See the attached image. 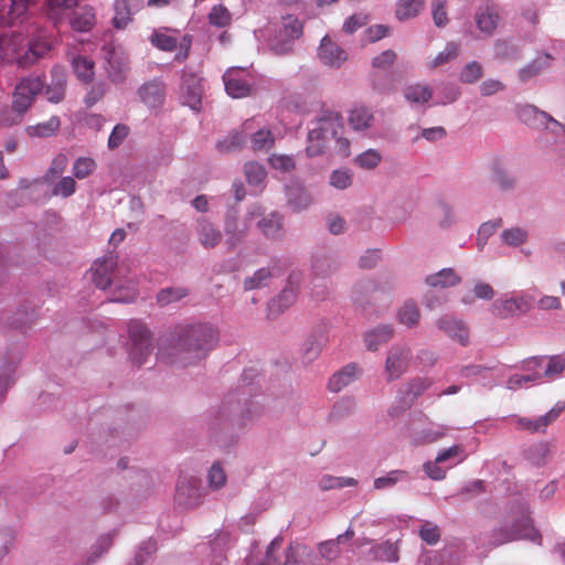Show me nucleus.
Segmentation results:
<instances>
[{"label":"nucleus","instance_id":"nucleus-1","mask_svg":"<svg viewBox=\"0 0 565 565\" xmlns=\"http://www.w3.org/2000/svg\"><path fill=\"white\" fill-rule=\"evenodd\" d=\"M218 341L217 330L210 323H194L181 329L173 345L160 349L158 358L178 367H186L205 359Z\"/></svg>","mask_w":565,"mask_h":565},{"label":"nucleus","instance_id":"nucleus-2","mask_svg":"<svg viewBox=\"0 0 565 565\" xmlns=\"http://www.w3.org/2000/svg\"><path fill=\"white\" fill-rule=\"evenodd\" d=\"M90 271L97 288L103 290L111 288L110 301L128 303L137 298L136 281L128 277V266L119 265L115 255L97 259Z\"/></svg>","mask_w":565,"mask_h":565},{"label":"nucleus","instance_id":"nucleus-3","mask_svg":"<svg viewBox=\"0 0 565 565\" xmlns=\"http://www.w3.org/2000/svg\"><path fill=\"white\" fill-rule=\"evenodd\" d=\"M343 130L342 117L334 111H324L309 129L306 148L308 156L315 157L330 150L341 157H348L350 142L342 136Z\"/></svg>","mask_w":565,"mask_h":565},{"label":"nucleus","instance_id":"nucleus-4","mask_svg":"<svg viewBox=\"0 0 565 565\" xmlns=\"http://www.w3.org/2000/svg\"><path fill=\"white\" fill-rule=\"evenodd\" d=\"M259 565H318V556L301 543H290L282 547V539H274L266 551V557Z\"/></svg>","mask_w":565,"mask_h":565},{"label":"nucleus","instance_id":"nucleus-5","mask_svg":"<svg viewBox=\"0 0 565 565\" xmlns=\"http://www.w3.org/2000/svg\"><path fill=\"white\" fill-rule=\"evenodd\" d=\"M128 353L132 364L141 366L152 354V339L148 327L139 320L128 322Z\"/></svg>","mask_w":565,"mask_h":565},{"label":"nucleus","instance_id":"nucleus-6","mask_svg":"<svg viewBox=\"0 0 565 565\" xmlns=\"http://www.w3.org/2000/svg\"><path fill=\"white\" fill-rule=\"evenodd\" d=\"M514 540H529L539 544L541 543V534L534 529L526 505L521 507L520 518L513 521L511 527L497 530L492 535V542L495 545Z\"/></svg>","mask_w":565,"mask_h":565},{"label":"nucleus","instance_id":"nucleus-7","mask_svg":"<svg viewBox=\"0 0 565 565\" xmlns=\"http://www.w3.org/2000/svg\"><path fill=\"white\" fill-rule=\"evenodd\" d=\"M206 497V489L199 477L181 473L178 478L174 503L182 510H193L200 507Z\"/></svg>","mask_w":565,"mask_h":565},{"label":"nucleus","instance_id":"nucleus-8","mask_svg":"<svg viewBox=\"0 0 565 565\" xmlns=\"http://www.w3.org/2000/svg\"><path fill=\"white\" fill-rule=\"evenodd\" d=\"M303 33L302 23L294 14L281 18V29L269 42V49L275 55L285 56L294 52V44Z\"/></svg>","mask_w":565,"mask_h":565},{"label":"nucleus","instance_id":"nucleus-9","mask_svg":"<svg viewBox=\"0 0 565 565\" xmlns=\"http://www.w3.org/2000/svg\"><path fill=\"white\" fill-rule=\"evenodd\" d=\"M262 214L263 211L259 205L252 206L243 222H239L236 211L232 210L226 213L223 230L226 236L225 244L230 250L235 249L244 242L248 232L247 222L260 216Z\"/></svg>","mask_w":565,"mask_h":565},{"label":"nucleus","instance_id":"nucleus-10","mask_svg":"<svg viewBox=\"0 0 565 565\" xmlns=\"http://www.w3.org/2000/svg\"><path fill=\"white\" fill-rule=\"evenodd\" d=\"M413 359L412 348L407 343H395L386 352L384 373L387 382L401 379L408 370Z\"/></svg>","mask_w":565,"mask_h":565},{"label":"nucleus","instance_id":"nucleus-11","mask_svg":"<svg viewBox=\"0 0 565 565\" xmlns=\"http://www.w3.org/2000/svg\"><path fill=\"white\" fill-rule=\"evenodd\" d=\"M532 297L524 292H511L498 298L491 305V313L500 319H509L526 313L532 306Z\"/></svg>","mask_w":565,"mask_h":565},{"label":"nucleus","instance_id":"nucleus-12","mask_svg":"<svg viewBox=\"0 0 565 565\" xmlns=\"http://www.w3.org/2000/svg\"><path fill=\"white\" fill-rule=\"evenodd\" d=\"M24 86H15L12 93L11 108L0 110V127H12L23 121L24 115L32 106L31 99L24 95Z\"/></svg>","mask_w":565,"mask_h":565},{"label":"nucleus","instance_id":"nucleus-13","mask_svg":"<svg viewBox=\"0 0 565 565\" xmlns=\"http://www.w3.org/2000/svg\"><path fill=\"white\" fill-rule=\"evenodd\" d=\"M396 61V53L393 50H386L372 58V67L375 70L371 75L373 89L385 93L391 89L392 77L387 72Z\"/></svg>","mask_w":565,"mask_h":565},{"label":"nucleus","instance_id":"nucleus-14","mask_svg":"<svg viewBox=\"0 0 565 565\" xmlns=\"http://www.w3.org/2000/svg\"><path fill=\"white\" fill-rule=\"evenodd\" d=\"M302 282V274L300 271H292L287 280V286L281 292L268 303V316L275 317L281 313L285 309L289 308L298 296Z\"/></svg>","mask_w":565,"mask_h":565},{"label":"nucleus","instance_id":"nucleus-15","mask_svg":"<svg viewBox=\"0 0 565 565\" xmlns=\"http://www.w3.org/2000/svg\"><path fill=\"white\" fill-rule=\"evenodd\" d=\"M227 95L233 98H243L252 92V77L248 72L239 67H231L223 75Z\"/></svg>","mask_w":565,"mask_h":565},{"label":"nucleus","instance_id":"nucleus-16","mask_svg":"<svg viewBox=\"0 0 565 565\" xmlns=\"http://www.w3.org/2000/svg\"><path fill=\"white\" fill-rule=\"evenodd\" d=\"M433 383L430 377L419 376L404 383L399 390L401 409L396 412L395 407H392L390 414L396 416L399 412L409 408L420 395L431 387Z\"/></svg>","mask_w":565,"mask_h":565},{"label":"nucleus","instance_id":"nucleus-17","mask_svg":"<svg viewBox=\"0 0 565 565\" xmlns=\"http://www.w3.org/2000/svg\"><path fill=\"white\" fill-rule=\"evenodd\" d=\"M518 117L524 124L535 128H546L553 134H558V128H562V124L555 120L545 111L539 110L532 105H523L518 107Z\"/></svg>","mask_w":565,"mask_h":565},{"label":"nucleus","instance_id":"nucleus-18","mask_svg":"<svg viewBox=\"0 0 565 565\" xmlns=\"http://www.w3.org/2000/svg\"><path fill=\"white\" fill-rule=\"evenodd\" d=\"M317 56L323 65L331 68H340L348 60L347 52L328 34L321 39Z\"/></svg>","mask_w":565,"mask_h":565},{"label":"nucleus","instance_id":"nucleus-19","mask_svg":"<svg viewBox=\"0 0 565 565\" xmlns=\"http://www.w3.org/2000/svg\"><path fill=\"white\" fill-rule=\"evenodd\" d=\"M24 47V38L21 33L3 32L0 34V60L15 62L19 65V58L22 57Z\"/></svg>","mask_w":565,"mask_h":565},{"label":"nucleus","instance_id":"nucleus-20","mask_svg":"<svg viewBox=\"0 0 565 565\" xmlns=\"http://www.w3.org/2000/svg\"><path fill=\"white\" fill-rule=\"evenodd\" d=\"M475 22L483 38L492 36L500 22L498 8L493 4L480 7L475 13Z\"/></svg>","mask_w":565,"mask_h":565},{"label":"nucleus","instance_id":"nucleus-21","mask_svg":"<svg viewBox=\"0 0 565 565\" xmlns=\"http://www.w3.org/2000/svg\"><path fill=\"white\" fill-rule=\"evenodd\" d=\"M564 408L565 405L557 404L550 412L534 419L520 416H514L513 418L522 430L530 433L545 431L546 427L557 419Z\"/></svg>","mask_w":565,"mask_h":565},{"label":"nucleus","instance_id":"nucleus-22","mask_svg":"<svg viewBox=\"0 0 565 565\" xmlns=\"http://www.w3.org/2000/svg\"><path fill=\"white\" fill-rule=\"evenodd\" d=\"M195 233L199 243L205 249L215 248L223 238L218 226L203 216L196 221Z\"/></svg>","mask_w":565,"mask_h":565},{"label":"nucleus","instance_id":"nucleus-23","mask_svg":"<svg viewBox=\"0 0 565 565\" xmlns=\"http://www.w3.org/2000/svg\"><path fill=\"white\" fill-rule=\"evenodd\" d=\"M181 97L184 105L199 111L202 100L201 81L193 74L184 75L181 85Z\"/></svg>","mask_w":565,"mask_h":565},{"label":"nucleus","instance_id":"nucleus-24","mask_svg":"<svg viewBox=\"0 0 565 565\" xmlns=\"http://www.w3.org/2000/svg\"><path fill=\"white\" fill-rule=\"evenodd\" d=\"M52 49V43L44 35H39L28 42V49L23 51L22 57L19 58V66L26 67L34 64L39 58L43 57Z\"/></svg>","mask_w":565,"mask_h":565},{"label":"nucleus","instance_id":"nucleus-25","mask_svg":"<svg viewBox=\"0 0 565 565\" xmlns=\"http://www.w3.org/2000/svg\"><path fill=\"white\" fill-rule=\"evenodd\" d=\"M138 94L142 103L150 108H154L164 100V85L160 79H151L139 88Z\"/></svg>","mask_w":565,"mask_h":565},{"label":"nucleus","instance_id":"nucleus-26","mask_svg":"<svg viewBox=\"0 0 565 565\" xmlns=\"http://www.w3.org/2000/svg\"><path fill=\"white\" fill-rule=\"evenodd\" d=\"M437 327L449 338L458 341L461 345H467L469 331L462 321L450 316H445L438 319Z\"/></svg>","mask_w":565,"mask_h":565},{"label":"nucleus","instance_id":"nucleus-27","mask_svg":"<svg viewBox=\"0 0 565 565\" xmlns=\"http://www.w3.org/2000/svg\"><path fill=\"white\" fill-rule=\"evenodd\" d=\"M287 203L294 211H302L309 207L312 202V195L298 182H291L286 186Z\"/></svg>","mask_w":565,"mask_h":565},{"label":"nucleus","instance_id":"nucleus-28","mask_svg":"<svg viewBox=\"0 0 565 565\" xmlns=\"http://www.w3.org/2000/svg\"><path fill=\"white\" fill-rule=\"evenodd\" d=\"M66 74L60 66L51 71V83L46 85L45 95L51 103H60L65 96Z\"/></svg>","mask_w":565,"mask_h":565},{"label":"nucleus","instance_id":"nucleus-29","mask_svg":"<svg viewBox=\"0 0 565 565\" xmlns=\"http://www.w3.org/2000/svg\"><path fill=\"white\" fill-rule=\"evenodd\" d=\"M143 0H116L114 4V25L117 29L125 28L130 21L131 14L142 7Z\"/></svg>","mask_w":565,"mask_h":565},{"label":"nucleus","instance_id":"nucleus-30","mask_svg":"<svg viewBox=\"0 0 565 565\" xmlns=\"http://www.w3.org/2000/svg\"><path fill=\"white\" fill-rule=\"evenodd\" d=\"M360 375L361 370L356 364H348L330 377L328 387L331 392L338 393L358 380Z\"/></svg>","mask_w":565,"mask_h":565},{"label":"nucleus","instance_id":"nucleus-31","mask_svg":"<svg viewBox=\"0 0 565 565\" xmlns=\"http://www.w3.org/2000/svg\"><path fill=\"white\" fill-rule=\"evenodd\" d=\"M494 60L507 63L521 60L522 53L518 44L511 39H498L493 42Z\"/></svg>","mask_w":565,"mask_h":565},{"label":"nucleus","instance_id":"nucleus-32","mask_svg":"<svg viewBox=\"0 0 565 565\" xmlns=\"http://www.w3.org/2000/svg\"><path fill=\"white\" fill-rule=\"evenodd\" d=\"M394 335V328L391 324H380L364 334V343L369 351H377L379 348L388 342Z\"/></svg>","mask_w":565,"mask_h":565},{"label":"nucleus","instance_id":"nucleus-33","mask_svg":"<svg viewBox=\"0 0 565 565\" xmlns=\"http://www.w3.org/2000/svg\"><path fill=\"white\" fill-rule=\"evenodd\" d=\"M425 282L431 288H450L461 282V276L452 268H443L426 276Z\"/></svg>","mask_w":565,"mask_h":565},{"label":"nucleus","instance_id":"nucleus-34","mask_svg":"<svg viewBox=\"0 0 565 565\" xmlns=\"http://www.w3.org/2000/svg\"><path fill=\"white\" fill-rule=\"evenodd\" d=\"M235 412V408L223 406L217 412H215L210 418L209 429L211 434L215 437L216 441H218L217 435L220 433L226 431L232 427V416Z\"/></svg>","mask_w":565,"mask_h":565},{"label":"nucleus","instance_id":"nucleus-35","mask_svg":"<svg viewBox=\"0 0 565 565\" xmlns=\"http://www.w3.org/2000/svg\"><path fill=\"white\" fill-rule=\"evenodd\" d=\"M95 22V12L93 8L87 6L77 8L70 19L71 28L77 32H88Z\"/></svg>","mask_w":565,"mask_h":565},{"label":"nucleus","instance_id":"nucleus-36","mask_svg":"<svg viewBox=\"0 0 565 565\" xmlns=\"http://www.w3.org/2000/svg\"><path fill=\"white\" fill-rule=\"evenodd\" d=\"M404 98L411 105H424L433 98V89L429 85L415 83L407 85L403 90Z\"/></svg>","mask_w":565,"mask_h":565},{"label":"nucleus","instance_id":"nucleus-37","mask_svg":"<svg viewBox=\"0 0 565 565\" xmlns=\"http://www.w3.org/2000/svg\"><path fill=\"white\" fill-rule=\"evenodd\" d=\"M19 361L18 354H10L0 360V395L11 385Z\"/></svg>","mask_w":565,"mask_h":565},{"label":"nucleus","instance_id":"nucleus-38","mask_svg":"<svg viewBox=\"0 0 565 565\" xmlns=\"http://www.w3.org/2000/svg\"><path fill=\"white\" fill-rule=\"evenodd\" d=\"M231 545V536L227 532L221 531L216 534L213 541H211V553L212 561L211 565H224L226 557L225 552Z\"/></svg>","mask_w":565,"mask_h":565},{"label":"nucleus","instance_id":"nucleus-39","mask_svg":"<svg viewBox=\"0 0 565 565\" xmlns=\"http://www.w3.org/2000/svg\"><path fill=\"white\" fill-rule=\"evenodd\" d=\"M492 181L500 191L510 192L514 190L516 185L515 177L510 173L499 161L493 162L492 168Z\"/></svg>","mask_w":565,"mask_h":565},{"label":"nucleus","instance_id":"nucleus-40","mask_svg":"<svg viewBox=\"0 0 565 565\" xmlns=\"http://www.w3.org/2000/svg\"><path fill=\"white\" fill-rule=\"evenodd\" d=\"M327 338L322 332L310 334L302 344V358L306 362H312L320 354Z\"/></svg>","mask_w":565,"mask_h":565},{"label":"nucleus","instance_id":"nucleus-41","mask_svg":"<svg viewBox=\"0 0 565 565\" xmlns=\"http://www.w3.org/2000/svg\"><path fill=\"white\" fill-rule=\"evenodd\" d=\"M372 111L364 106L353 108L349 114V125L355 131H364L369 129L373 122Z\"/></svg>","mask_w":565,"mask_h":565},{"label":"nucleus","instance_id":"nucleus-42","mask_svg":"<svg viewBox=\"0 0 565 565\" xmlns=\"http://www.w3.org/2000/svg\"><path fill=\"white\" fill-rule=\"evenodd\" d=\"M257 225L262 233L268 238L277 239L284 234L281 215L278 213H270L264 216Z\"/></svg>","mask_w":565,"mask_h":565},{"label":"nucleus","instance_id":"nucleus-43","mask_svg":"<svg viewBox=\"0 0 565 565\" xmlns=\"http://www.w3.org/2000/svg\"><path fill=\"white\" fill-rule=\"evenodd\" d=\"M424 0H398L395 15L397 20L405 21L417 17L424 9Z\"/></svg>","mask_w":565,"mask_h":565},{"label":"nucleus","instance_id":"nucleus-44","mask_svg":"<svg viewBox=\"0 0 565 565\" xmlns=\"http://www.w3.org/2000/svg\"><path fill=\"white\" fill-rule=\"evenodd\" d=\"M150 43L166 52H172L177 49L178 38L169 34L168 30H154L149 39Z\"/></svg>","mask_w":565,"mask_h":565},{"label":"nucleus","instance_id":"nucleus-45","mask_svg":"<svg viewBox=\"0 0 565 565\" xmlns=\"http://www.w3.org/2000/svg\"><path fill=\"white\" fill-rule=\"evenodd\" d=\"M500 238L503 245L509 247H519L526 243L529 233L525 228L513 226L501 232Z\"/></svg>","mask_w":565,"mask_h":565},{"label":"nucleus","instance_id":"nucleus-46","mask_svg":"<svg viewBox=\"0 0 565 565\" xmlns=\"http://www.w3.org/2000/svg\"><path fill=\"white\" fill-rule=\"evenodd\" d=\"M420 312L417 305L409 300L406 301L397 312V320L399 323L413 328L419 322Z\"/></svg>","mask_w":565,"mask_h":565},{"label":"nucleus","instance_id":"nucleus-47","mask_svg":"<svg viewBox=\"0 0 565 565\" xmlns=\"http://www.w3.org/2000/svg\"><path fill=\"white\" fill-rule=\"evenodd\" d=\"M190 294L189 289L183 286L167 287L161 289L157 295V301L160 306L164 307L175 301H180L188 297Z\"/></svg>","mask_w":565,"mask_h":565},{"label":"nucleus","instance_id":"nucleus-48","mask_svg":"<svg viewBox=\"0 0 565 565\" xmlns=\"http://www.w3.org/2000/svg\"><path fill=\"white\" fill-rule=\"evenodd\" d=\"M209 23L213 26L224 29L232 24V13L223 4H215L207 14Z\"/></svg>","mask_w":565,"mask_h":565},{"label":"nucleus","instance_id":"nucleus-49","mask_svg":"<svg viewBox=\"0 0 565 565\" xmlns=\"http://www.w3.org/2000/svg\"><path fill=\"white\" fill-rule=\"evenodd\" d=\"M72 66L77 78L83 83L92 82L94 77V63L85 56H76L72 60Z\"/></svg>","mask_w":565,"mask_h":565},{"label":"nucleus","instance_id":"nucleus-50","mask_svg":"<svg viewBox=\"0 0 565 565\" xmlns=\"http://www.w3.org/2000/svg\"><path fill=\"white\" fill-rule=\"evenodd\" d=\"M550 54H544L543 56H539L533 60L531 63L522 67L519 72V77L522 82H526L533 76L540 74L545 67L548 66L551 61Z\"/></svg>","mask_w":565,"mask_h":565},{"label":"nucleus","instance_id":"nucleus-51","mask_svg":"<svg viewBox=\"0 0 565 565\" xmlns=\"http://www.w3.org/2000/svg\"><path fill=\"white\" fill-rule=\"evenodd\" d=\"M448 427L444 425H430L417 431L415 441L418 444H431L446 436Z\"/></svg>","mask_w":565,"mask_h":565},{"label":"nucleus","instance_id":"nucleus-52","mask_svg":"<svg viewBox=\"0 0 565 565\" xmlns=\"http://www.w3.org/2000/svg\"><path fill=\"white\" fill-rule=\"evenodd\" d=\"M408 479V472L405 470H392L383 477L374 479L373 486L376 490H385L395 487L401 481Z\"/></svg>","mask_w":565,"mask_h":565},{"label":"nucleus","instance_id":"nucleus-53","mask_svg":"<svg viewBox=\"0 0 565 565\" xmlns=\"http://www.w3.org/2000/svg\"><path fill=\"white\" fill-rule=\"evenodd\" d=\"M60 118L56 116L51 117L44 122L34 126H29L26 132L31 137H50L60 128Z\"/></svg>","mask_w":565,"mask_h":565},{"label":"nucleus","instance_id":"nucleus-54","mask_svg":"<svg viewBox=\"0 0 565 565\" xmlns=\"http://www.w3.org/2000/svg\"><path fill=\"white\" fill-rule=\"evenodd\" d=\"M437 462L450 461L449 468L462 462L466 458V450L462 445H454L438 452Z\"/></svg>","mask_w":565,"mask_h":565},{"label":"nucleus","instance_id":"nucleus-55","mask_svg":"<svg viewBox=\"0 0 565 565\" xmlns=\"http://www.w3.org/2000/svg\"><path fill=\"white\" fill-rule=\"evenodd\" d=\"M548 451L550 449L546 443H537L524 450V458L533 466H543Z\"/></svg>","mask_w":565,"mask_h":565},{"label":"nucleus","instance_id":"nucleus-56","mask_svg":"<svg viewBox=\"0 0 565 565\" xmlns=\"http://www.w3.org/2000/svg\"><path fill=\"white\" fill-rule=\"evenodd\" d=\"M358 483V481L350 477H334L330 475H324L319 480V488L322 491L331 490V489H342L345 487H353Z\"/></svg>","mask_w":565,"mask_h":565},{"label":"nucleus","instance_id":"nucleus-57","mask_svg":"<svg viewBox=\"0 0 565 565\" xmlns=\"http://www.w3.org/2000/svg\"><path fill=\"white\" fill-rule=\"evenodd\" d=\"M355 409V403L352 398H341L333 404L328 415L329 422H337L345 416L352 414Z\"/></svg>","mask_w":565,"mask_h":565},{"label":"nucleus","instance_id":"nucleus-58","mask_svg":"<svg viewBox=\"0 0 565 565\" xmlns=\"http://www.w3.org/2000/svg\"><path fill=\"white\" fill-rule=\"evenodd\" d=\"M207 483L211 490H220L226 483V473L221 462H214L207 471Z\"/></svg>","mask_w":565,"mask_h":565},{"label":"nucleus","instance_id":"nucleus-59","mask_svg":"<svg viewBox=\"0 0 565 565\" xmlns=\"http://www.w3.org/2000/svg\"><path fill=\"white\" fill-rule=\"evenodd\" d=\"M273 277V273L269 268L263 267L254 273L253 276L245 278L244 280V289L253 290L257 288H262L267 286L270 278Z\"/></svg>","mask_w":565,"mask_h":565},{"label":"nucleus","instance_id":"nucleus-60","mask_svg":"<svg viewBox=\"0 0 565 565\" xmlns=\"http://www.w3.org/2000/svg\"><path fill=\"white\" fill-rule=\"evenodd\" d=\"M458 54L459 45L455 42H448L445 49L428 62V66L430 68H437L457 57Z\"/></svg>","mask_w":565,"mask_h":565},{"label":"nucleus","instance_id":"nucleus-61","mask_svg":"<svg viewBox=\"0 0 565 565\" xmlns=\"http://www.w3.org/2000/svg\"><path fill=\"white\" fill-rule=\"evenodd\" d=\"M81 0H49V17L57 25L62 21L63 11L72 9Z\"/></svg>","mask_w":565,"mask_h":565},{"label":"nucleus","instance_id":"nucleus-62","mask_svg":"<svg viewBox=\"0 0 565 565\" xmlns=\"http://www.w3.org/2000/svg\"><path fill=\"white\" fill-rule=\"evenodd\" d=\"M96 167L97 164L93 158L79 157L75 160L72 172L76 179L83 180L89 177L96 170Z\"/></svg>","mask_w":565,"mask_h":565},{"label":"nucleus","instance_id":"nucleus-63","mask_svg":"<svg viewBox=\"0 0 565 565\" xmlns=\"http://www.w3.org/2000/svg\"><path fill=\"white\" fill-rule=\"evenodd\" d=\"M565 370V356L564 355H552L546 358L544 372L540 375L548 377V379H555L559 376L563 371Z\"/></svg>","mask_w":565,"mask_h":565},{"label":"nucleus","instance_id":"nucleus-64","mask_svg":"<svg viewBox=\"0 0 565 565\" xmlns=\"http://www.w3.org/2000/svg\"><path fill=\"white\" fill-rule=\"evenodd\" d=\"M157 544L152 540H147L138 546L134 562L127 565H145L156 553Z\"/></svg>","mask_w":565,"mask_h":565}]
</instances>
